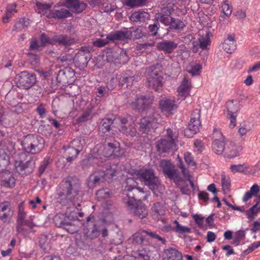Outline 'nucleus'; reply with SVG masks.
<instances>
[{
    "label": "nucleus",
    "mask_w": 260,
    "mask_h": 260,
    "mask_svg": "<svg viewBox=\"0 0 260 260\" xmlns=\"http://www.w3.org/2000/svg\"><path fill=\"white\" fill-rule=\"evenodd\" d=\"M153 101V95L139 94L136 96L134 101L130 104L133 108L137 109L140 112L149 109L148 115L143 117L139 123L140 131L144 133H148L151 129L156 128L160 123L158 114L153 109L150 108Z\"/></svg>",
    "instance_id": "1"
},
{
    "label": "nucleus",
    "mask_w": 260,
    "mask_h": 260,
    "mask_svg": "<svg viewBox=\"0 0 260 260\" xmlns=\"http://www.w3.org/2000/svg\"><path fill=\"white\" fill-rule=\"evenodd\" d=\"M129 174L132 177H128L126 180L125 190L127 191L136 188L140 192H145L143 188L137 187L136 180L143 182L155 194L157 190L160 191L163 189L159 179L155 176L153 170L151 169L142 167L138 169H131Z\"/></svg>",
    "instance_id": "2"
},
{
    "label": "nucleus",
    "mask_w": 260,
    "mask_h": 260,
    "mask_svg": "<svg viewBox=\"0 0 260 260\" xmlns=\"http://www.w3.org/2000/svg\"><path fill=\"white\" fill-rule=\"evenodd\" d=\"M169 0L167 1L166 7L162 8V13H156L155 19L161 22L166 26H169L170 28L175 29H181L185 26L183 21L170 17V15L173 11V6L177 1L180 2L181 5H184L186 4V0Z\"/></svg>",
    "instance_id": "3"
},
{
    "label": "nucleus",
    "mask_w": 260,
    "mask_h": 260,
    "mask_svg": "<svg viewBox=\"0 0 260 260\" xmlns=\"http://www.w3.org/2000/svg\"><path fill=\"white\" fill-rule=\"evenodd\" d=\"M21 145L27 153L37 154L41 152L43 148V140L37 135H28L24 138Z\"/></svg>",
    "instance_id": "4"
},
{
    "label": "nucleus",
    "mask_w": 260,
    "mask_h": 260,
    "mask_svg": "<svg viewBox=\"0 0 260 260\" xmlns=\"http://www.w3.org/2000/svg\"><path fill=\"white\" fill-rule=\"evenodd\" d=\"M127 199H123L129 210L134 215L140 219L146 218L148 215V210L146 206L140 200L136 201L134 197L126 194Z\"/></svg>",
    "instance_id": "5"
},
{
    "label": "nucleus",
    "mask_w": 260,
    "mask_h": 260,
    "mask_svg": "<svg viewBox=\"0 0 260 260\" xmlns=\"http://www.w3.org/2000/svg\"><path fill=\"white\" fill-rule=\"evenodd\" d=\"M26 213L24 211V203L21 202L18 206L17 231L19 233L25 235L28 234L27 230L24 229V226H26L29 228V232L32 230L34 224L32 223V217L30 216L29 219H25Z\"/></svg>",
    "instance_id": "6"
},
{
    "label": "nucleus",
    "mask_w": 260,
    "mask_h": 260,
    "mask_svg": "<svg viewBox=\"0 0 260 260\" xmlns=\"http://www.w3.org/2000/svg\"><path fill=\"white\" fill-rule=\"evenodd\" d=\"M40 40L42 46L48 44H52L57 43L63 46H68L76 43V40L74 38L65 35H56L54 36L52 40H51L45 34H42Z\"/></svg>",
    "instance_id": "7"
},
{
    "label": "nucleus",
    "mask_w": 260,
    "mask_h": 260,
    "mask_svg": "<svg viewBox=\"0 0 260 260\" xmlns=\"http://www.w3.org/2000/svg\"><path fill=\"white\" fill-rule=\"evenodd\" d=\"M200 112L199 110H195L191 115L190 121L188 123V128L184 131V135L187 137H192L195 134L199 131L201 123L200 120Z\"/></svg>",
    "instance_id": "8"
},
{
    "label": "nucleus",
    "mask_w": 260,
    "mask_h": 260,
    "mask_svg": "<svg viewBox=\"0 0 260 260\" xmlns=\"http://www.w3.org/2000/svg\"><path fill=\"white\" fill-rule=\"evenodd\" d=\"M167 139H162L157 142L156 147L159 152H167L175 145L176 136L171 129H167Z\"/></svg>",
    "instance_id": "9"
},
{
    "label": "nucleus",
    "mask_w": 260,
    "mask_h": 260,
    "mask_svg": "<svg viewBox=\"0 0 260 260\" xmlns=\"http://www.w3.org/2000/svg\"><path fill=\"white\" fill-rule=\"evenodd\" d=\"M160 166L165 175L170 179L173 180L176 184L182 181L179 172L175 169L174 166L170 161L161 160Z\"/></svg>",
    "instance_id": "10"
},
{
    "label": "nucleus",
    "mask_w": 260,
    "mask_h": 260,
    "mask_svg": "<svg viewBox=\"0 0 260 260\" xmlns=\"http://www.w3.org/2000/svg\"><path fill=\"white\" fill-rule=\"evenodd\" d=\"M160 166L165 175L170 179L173 180L176 184L182 181L179 172L175 169L174 166L170 161L161 160Z\"/></svg>",
    "instance_id": "11"
},
{
    "label": "nucleus",
    "mask_w": 260,
    "mask_h": 260,
    "mask_svg": "<svg viewBox=\"0 0 260 260\" xmlns=\"http://www.w3.org/2000/svg\"><path fill=\"white\" fill-rule=\"evenodd\" d=\"M36 81V77L34 74L23 71L19 74L17 84L20 88L28 89L32 87L35 84Z\"/></svg>",
    "instance_id": "12"
},
{
    "label": "nucleus",
    "mask_w": 260,
    "mask_h": 260,
    "mask_svg": "<svg viewBox=\"0 0 260 260\" xmlns=\"http://www.w3.org/2000/svg\"><path fill=\"white\" fill-rule=\"evenodd\" d=\"M214 139L212 144V150L217 154H221L225 150L224 137L219 129L215 128L213 132Z\"/></svg>",
    "instance_id": "13"
},
{
    "label": "nucleus",
    "mask_w": 260,
    "mask_h": 260,
    "mask_svg": "<svg viewBox=\"0 0 260 260\" xmlns=\"http://www.w3.org/2000/svg\"><path fill=\"white\" fill-rule=\"evenodd\" d=\"M149 74L147 77V80L149 86H151L155 90H158L162 86L164 83V78L161 75V73L158 71L152 70V68L149 69Z\"/></svg>",
    "instance_id": "14"
},
{
    "label": "nucleus",
    "mask_w": 260,
    "mask_h": 260,
    "mask_svg": "<svg viewBox=\"0 0 260 260\" xmlns=\"http://www.w3.org/2000/svg\"><path fill=\"white\" fill-rule=\"evenodd\" d=\"M192 88L191 81L186 76H184L179 86L177 88V98L178 100H184L190 95Z\"/></svg>",
    "instance_id": "15"
},
{
    "label": "nucleus",
    "mask_w": 260,
    "mask_h": 260,
    "mask_svg": "<svg viewBox=\"0 0 260 260\" xmlns=\"http://www.w3.org/2000/svg\"><path fill=\"white\" fill-rule=\"evenodd\" d=\"M103 151V155L106 157L113 155L114 156H119L121 155L120 144L116 141L108 143L104 146Z\"/></svg>",
    "instance_id": "16"
},
{
    "label": "nucleus",
    "mask_w": 260,
    "mask_h": 260,
    "mask_svg": "<svg viewBox=\"0 0 260 260\" xmlns=\"http://www.w3.org/2000/svg\"><path fill=\"white\" fill-rule=\"evenodd\" d=\"M80 142L81 141L79 139H75L72 141L71 146H69L67 148H64L68 161H72L79 153L80 149L78 144H80Z\"/></svg>",
    "instance_id": "17"
},
{
    "label": "nucleus",
    "mask_w": 260,
    "mask_h": 260,
    "mask_svg": "<svg viewBox=\"0 0 260 260\" xmlns=\"http://www.w3.org/2000/svg\"><path fill=\"white\" fill-rule=\"evenodd\" d=\"M147 236H149L152 238L157 239L163 243H165V240L159 236L158 235L155 234L153 233H148L145 231L143 230H140L134 235H133L132 239L133 242L138 244H141L143 242Z\"/></svg>",
    "instance_id": "18"
},
{
    "label": "nucleus",
    "mask_w": 260,
    "mask_h": 260,
    "mask_svg": "<svg viewBox=\"0 0 260 260\" xmlns=\"http://www.w3.org/2000/svg\"><path fill=\"white\" fill-rule=\"evenodd\" d=\"M131 36L132 32L128 28H124L122 30L110 33L107 36V39L112 41H124L130 38Z\"/></svg>",
    "instance_id": "19"
},
{
    "label": "nucleus",
    "mask_w": 260,
    "mask_h": 260,
    "mask_svg": "<svg viewBox=\"0 0 260 260\" xmlns=\"http://www.w3.org/2000/svg\"><path fill=\"white\" fill-rule=\"evenodd\" d=\"M159 107L161 111L168 116L172 113V111L176 108V106L173 100L165 99L159 102Z\"/></svg>",
    "instance_id": "20"
},
{
    "label": "nucleus",
    "mask_w": 260,
    "mask_h": 260,
    "mask_svg": "<svg viewBox=\"0 0 260 260\" xmlns=\"http://www.w3.org/2000/svg\"><path fill=\"white\" fill-rule=\"evenodd\" d=\"M91 55L90 53L89 48L88 47H82L80 51L75 56V59L83 64L86 65L91 59Z\"/></svg>",
    "instance_id": "21"
},
{
    "label": "nucleus",
    "mask_w": 260,
    "mask_h": 260,
    "mask_svg": "<svg viewBox=\"0 0 260 260\" xmlns=\"http://www.w3.org/2000/svg\"><path fill=\"white\" fill-rule=\"evenodd\" d=\"M163 256L164 260H183L181 253L174 248L166 249Z\"/></svg>",
    "instance_id": "22"
},
{
    "label": "nucleus",
    "mask_w": 260,
    "mask_h": 260,
    "mask_svg": "<svg viewBox=\"0 0 260 260\" xmlns=\"http://www.w3.org/2000/svg\"><path fill=\"white\" fill-rule=\"evenodd\" d=\"M17 12L16 10V4L15 3L9 4L7 5L5 14L2 18L4 24L9 23L13 15Z\"/></svg>",
    "instance_id": "23"
},
{
    "label": "nucleus",
    "mask_w": 260,
    "mask_h": 260,
    "mask_svg": "<svg viewBox=\"0 0 260 260\" xmlns=\"http://www.w3.org/2000/svg\"><path fill=\"white\" fill-rule=\"evenodd\" d=\"M106 174L105 172L99 171L91 175L89 178L88 185L90 187H93L102 182Z\"/></svg>",
    "instance_id": "24"
},
{
    "label": "nucleus",
    "mask_w": 260,
    "mask_h": 260,
    "mask_svg": "<svg viewBox=\"0 0 260 260\" xmlns=\"http://www.w3.org/2000/svg\"><path fill=\"white\" fill-rule=\"evenodd\" d=\"M177 47V43L170 41H164L157 44L158 49L168 53H172Z\"/></svg>",
    "instance_id": "25"
},
{
    "label": "nucleus",
    "mask_w": 260,
    "mask_h": 260,
    "mask_svg": "<svg viewBox=\"0 0 260 260\" xmlns=\"http://www.w3.org/2000/svg\"><path fill=\"white\" fill-rule=\"evenodd\" d=\"M62 185L67 188V191L66 198H64V196H63L62 198L61 199V204L65 205L68 204L69 203H71L72 204H73V200L74 199H72L74 196L72 195V187L71 182L66 180L65 181L62 182Z\"/></svg>",
    "instance_id": "26"
},
{
    "label": "nucleus",
    "mask_w": 260,
    "mask_h": 260,
    "mask_svg": "<svg viewBox=\"0 0 260 260\" xmlns=\"http://www.w3.org/2000/svg\"><path fill=\"white\" fill-rule=\"evenodd\" d=\"M222 48L228 53H232L236 48V43L234 39V36L230 35L224 40Z\"/></svg>",
    "instance_id": "27"
},
{
    "label": "nucleus",
    "mask_w": 260,
    "mask_h": 260,
    "mask_svg": "<svg viewBox=\"0 0 260 260\" xmlns=\"http://www.w3.org/2000/svg\"><path fill=\"white\" fill-rule=\"evenodd\" d=\"M115 122L117 123L118 121L120 122L121 126L120 127L118 128L119 131L121 132L122 133L125 134L126 135H129L131 136H133L135 135L136 134V131L135 128H129L130 130H128V128L127 126L126 125L127 124V122L128 121V120L127 118H118L117 119H116Z\"/></svg>",
    "instance_id": "28"
},
{
    "label": "nucleus",
    "mask_w": 260,
    "mask_h": 260,
    "mask_svg": "<svg viewBox=\"0 0 260 260\" xmlns=\"http://www.w3.org/2000/svg\"><path fill=\"white\" fill-rule=\"evenodd\" d=\"M129 19L133 22H145L149 19V14L145 11H138L134 12Z\"/></svg>",
    "instance_id": "29"
},
{
    "label": "nucleus",
    "mask_w": 260,
    "mask_h": 260,
    "mask_svg": "<svg viewBox=\"0 0 260 260\" xmlns=\"http://www.w3.org/2000/svg\"><path fill=\"white\" fill-rule=\"evenodd\" d=\"M242 150L241 146L230 143L225 149V154L229 158H234L239 155Z\"/></svg>",
    "instance_id": "30"
},
{
    "label": "nucleus",
    "mask_w": 260,
    "mask_h": 260,
    "mask_svg": "<svg viewBox=\"0 0 260 260\" xmlns=\"http://www.w3.org/2000/svg\"><path fill=\"white\" fill-rule=\"evenodd\" d=\"M71 13L66 8H60L59 9H54L51 11V14L49 15L50 18H65L71 16Z\"/></svg>",
    "instance_id": "31"
},
{
    "label": "nucleus",
    "mask_w": 260,
    "mask_h": 260,
    "mask_svg": "<svg viewBox=\"0 0 260 260\" xmlns=\"http://www.w3.org/2000/svg\"><path fill=\"white\" fill-rule=\"evenodd\" d=\"M51 5L44 4L40 2L36 3V11L47 18H50L49 15L51 14L52 10H50Z\"/></svg>",
    "instance_id": "32"
},
{
    "label": "nucleus",
    "mask_w": 260,
    "mask_h": 260,
    "mask_svg": "<svg viewBox=\"0 0 260 260\" xmlns=\"http://www.w3.org/2000/svg\"><path fill=\"white\" fill-rule=\"evenodd\" d=\"M152 212L153 216H155L159 219L167 213V210L164 205L159 203H156L154 204L152 208Z\"/></svg>",
    "instance_id": "33"
},
{
    "label": "nucleus",
    "mask_w": 260,
    "mask_h": 260,
    "mask_svg": "<svg viewBox=\"0 0 260 260\" xmlns=\"http://www.w3.org/2000/svg\"><path fill=\"white\" fill-rule=\"evenodd\" d=\"M30 162L29 160L24 162L21 159H18L15 161V169L20 174L24 175L25 170L29 167Z\"/></svg>",
    "instance_id": "34"
},
{
    "label": "nucleus",
    "mask_w": 260,
    "mask_h": 260,
    "mask_svg": "<svg viewBox=\"0 0 260 260\" xmlns=\"http://www.w3.org/2000/svg\"><path fill=\"white\" fill-rule=\"evenodd\" d=\"M249 168L250 166L246 164L232 165L230 166L231 171L234 174L237 173L247 174L249 172Z\"/></svg>",
    "instance_id": "35"
},
{
    "label": "nucleus",
    "mask_w": 260,
    "mask_h": 260,
    "mask_svg": "<svg viewBox=\"0 0 260 260\" xmlns=\"http://www.w3.org/2000/svg\"><path fill=\"white\" fill-rule=\"evenodd\" d=\"M253 128L254 125L252 122L249 121H245L240 125L239 127L238 132L240 136H243L246 135Z\"/></svg>",
    "instance_id": "36"
},
{
    "label": "nucleus",
    "mask_w": 260,
    "mask_h": 260,
    "mask_svg": "<svg viewBox=\"0 0 260 260\" xmlns=\"http://www.w3.org/2000/svg\"><path fill=\"white\" fill-rule=\"evenodd\" d=\"M202 69V66L198 62H191L187 67V72L192 76L199 75Z\"/></svg>",
    "instance_id": "37"
},
{
    "label": "nucleus",
    "mask_w": 260,
    "mask_h": 260,
    "mask_svg": "<svg viewBox=\"0 0 260 260\" xmlns=\"http://www.w3.org/2000/svg\"><path fill=\"white\" fill-rule=\"evenodd\" d=\"M173 223L175 224L174 230L176 233L184 235L191 232V230L190 228L181 225L177 220H175Z\"/></svg>",
    "instance_id": "38"
},
{
    "label": "nucleus",
    "mask_w": 260,
    "mask_h": 260,
    "mask_svg": "<svg viewBox=\"0 0 260 260\" xmlns=\"http://www.w3.org/2000/svg\"><path fill=\"white\" fill-rule=\"evenodd\" d=\"M222 189L224 193L228 192L231 186V180L228 175L222 173L221 175Z\"/></svg>",
    "instance_id": "39"
},
{
    "label": "nucleus",
    "mask_w": 260,
    "mask_h": 260,
    "mask_svg": "<svg viewBox=\"0 0 260 260\" xmlns=\"http://www.w3.org/2000/svg\"><path fill=\"white\" fill-rule=\"evenodd\" d=\"M222 12L227 16H230L233 11L232 3L229 0H223L221 6Z\"/></svg>",
    "instance_id": "40"
},
{
    "label": "nucleus",
    "mask_w": 260,
    "mask_h": 260,
    "mask_svg": "<svg viewBox=\"0 0 260 260\" xmlns=\"http://www.w3.org/2000/svg\"><path fill=\"white\" fill-rule=\"evenodd\" d=\"M92 110L88 109L84 111L82 115L79 117L76 121L77 123H81L84 122L92 118Z\"/></svg>",
    "instance_id": "41"
},
{
    "label": "nucleus",
    "mask_w": 260,
    "mask_h": 260,
    "mask_svg": "<svg viewBox=\"0 0 260 260\" xmlns=\"http://www.w3.org/2000/svg\"><path fill=\"white\" fill-rule=\"evenodd\" d=\"M226 108L228 112V114L229 115L231 114H235L240 109L239 104L237 102L235 104L233 101L227 102Z\"/></svg>",
    "instance_id": "42"
},
{
    "label": "nucleus",
    "mask_w": 260,
    "mask_h": 260,
    "mask_svg": "<svg viewBox=\"0 0 260 260\" xmlns=\"http://www.w3.org/2000/svg\"><path fill=\"white\" fill-rule=\"evenodd\" d=\"M199 45L202 49H205L210 45V39L207 32L205 36H200L199 39Z\"/></svg>",
    "instance_id": "43"
},
{
    "label": "nucleus",
    "mask_w": 260,
    "mask_h": 260,
    "mask_svg": "<svg viewBox=\"0 0 260 260\" xmlns=\"http://www.w3.org/2000/svg\"><path fill=\"white\" fill-rule=\"evenodd\" d=\"M92 233L94 237H98L100 234H101L103 237H105L108 236V230L105 228L101 226L96 227L95 226L92 231Z\"/></svg>",
    "instance_id": "44"
},
{
    "label": "nucleus",
    "mask_w": 260,
    "mask_h": 260,
    "mask_svg": "<svg viewBox=\"0 0 260 260\" xmlns=\"http://www.w3.org/2000/svg\"><path fill=\"white\" fill-rule=\"evenodd\" d=\"M113 121L109 119H105L103 120V123L100 127V130L103 133L109 132Z\"/></svg>",
    "instance_id": "45"
},
{
    "label": "nucleus",
    "mask_w": 260,
    "mask_h": 260,
    "mask_svg": "<svg viewBox=\"0 0 260 260\" xmlns=\"http://www.w3.org/2000/svg\"><path fill=\"white\" fill-rule=\"evenodd\" d=\"M96 196L99 201L108 199L110 197V193L108 189H103L98 190L96 193Z\"/></svg>",
    "instance_id": "46"
},
{
    "label": "nucleus",
    "mask_w": 260,
    "mask_h": 260,
    "mask_svg": "<svg viewBox=\"0 0 260 260\" xmlns=\"http://www.w3.org/2000/svg\"><path fill=\"white\" fill-rule=\"evenodd\" d=\"M146 0H125L124 4L131 7H138L144 5Z\"/></svg>",
    "instance_id": "47"
},
{
    "label": "nucleus",
    "mask_w": 260,
    "mask_h": 260,
    "mask_svg": "<svg viewBox=\"0 0 260 260\" xmlns=\"http://www.w3.org/2000/svg\"><path fill=\"white\" fill-rule=\"evenodd\" d=\"M257 204L253 205L251 207L246 213V215L247 216L249 220H252L254 218L255 216L257 215V211H258L257 208Z\"/></svg>",
    "instance_id": "48"
},
{
    "label": "nucleus",
    "mask_w": 260,
    "mask_h": 260,
    "mask_svg": "<svg viewBox=\"0 0 260 260\" xmlns=\"http://www.w3.org/2000/svg\"><path fill=\"white\" fill-rule=\"evenodd\" d=\"M192 216L196 224H197L199 227L202 228H206L205 219L202 216L199 214H193Z\"/></svg>",
    "instance_id": "49"
},
{
    "label": "nucleus",
    "mask_w": 260,
    "mask_h": 260,
    "mask_svg": "<svg viewBox=\"0 0 260 260\" xmlns=\"http://www.w3.org/2000/svg\"><path fill=\"white\" fill-rule=\"evenodd\" d=\"M9 153L3 148L0 149V166L7 163L9 160Z\"/></svg>",
    "instance_id": "50"
},
{
    "label": "nucleus",
    "mask_w": 260,
    "mask_h": 260,
    "mask_svg": "<svg viewBox=\"0 0 260 260\" xmlns=\"http://www.w3.org/2000/svg\"><path fill=\"white\" fill-rule=\"evenodd\" d=\"M65 218V214L58 213L56 214L53 219L55 224L56 226L60 227V226H62L64 224H63V220H64Z\"/></svg>",
    "instance_id": "51"
},
{
    "label": "nucleus",
    "mask_w": 260,
    "mask_h": 260,
    "mask_svg": "<svg viewBox=\"0 0 260 260\" xmlns=\"http://www.w3.org/2000/svg\"><path fill=\"white\" fill-rule=\"evenodd\" d=\"M184 158L185 162L190 167H195L196 163L193 159V157L190 153L187 152L184 154Z\"/></svg>",
    "instance_id": "52"
},
{
    "label": "nucleus",
    "mask_w": 260,
    "mask_h": 260,
    "mask_svg": "<svg viewBox=\"0 0 260 260\" xmlns=\"http://www.w3.org/2000/svg\"><path fill=\"white\" fill-rule=\"evenodd\" d=\"M49 164V159L48 157H45L44 160L41 162V164L39 168V172L40 175H41L45 170L46 168Z\"/></svg>",
    "instance_id": "53"
},
{
    "label": "nucleus",
    "mask_w": 260,
    "mask_h": 260,
    "mask_svg": "<svg viewBox=\"0 0 260 260\" xmlns=\"http://www.w3.org/2000/svg\"><path fill=\"white\" fill-rule=\"evenodd\" d=\"M177 158L178 159V161L179 162V167L181 170V172L184 175V177L187 178V179H188L189 178H190V176L189 174L188 171L186 170L183 165L182 161L181 159V158L178 155Z\"/></svg>",
    "instance_id": "54"
},
{
    "label": "nucleus",
    "mask_w": 260,
    "mask_h": 260,
    "mask_svg": "<svg viewBox=\"0 0 260 260\" xmlns=\"http://www.w3.org/2000/svg\"><path fill=\"white\" fill-rule=\"evenodd\" d=\"M111 40L108 39L107 37L106 39H99L94 41L93 45L95 46L101 47L107 44Z\"/></svg>",
    "instance_id": "55"
},
{
    "label": "nucleus",
    "mask_w": 260,
    "mask_h": 260,
    "mask_svg": "<svg viewBox=\"0 0 260 260\" xmlns=\"http://www.w3.org/2000/svg\"><path fill=\"white\" fill-rule=\"evenodd\" d=\"M15 183V179L11 176L8 179H5L3 181V185L7 187H13Z\"/></svg>",
    "instance_id": "56"
},
{
    "label": "nucleus",
    "mask_w": 260,
    "mask_h": 260,
    "mask_svg": "<svg viewBox=\"0 0 260 260\" xmlns=\"http://www.w3.org/2000/svg\"><path fill=\"white\" fill-rule=\"evenodd\" d=\"M87 6V5L84 3H79L78 1L76 3L73 9L77 13H80L84 10Z\"/></svg>",
    "instance_id": "57"
},
{
    "label": "nucleus",
    "mask_w": 260,
    "mask_h": 260,
    "mask_svg": "<svg viewBox=\"0 0 260 260\" xmlns=\"http://www.w3.org/2000/svg\"><path fill=\"white\" fill-rule=\"evenodd\" d=\"M28 59L30 63L33 66H37L39 62V58L36 54H29Z\"/></svg>",
    "instance_id": "58"
},
{
    "label": "nucleus",
    "mask_w": 260,
    "mask_h": 260,
    "mask_svg": "<svg viewBox=\"0 0 260 260\" xmlns=\"http://www.w3.org/2000/svg\"><path fill=\"white\" fill-rule=\"evenodd\" d=\"M159 25L158 24L154 23L153 24L149 25V31L151 33V35L155 36L156 35L157 31L159 29Z\"/></svg>",
    "instance_id": "59"
},
{
    "label": "nucleus",
    "mask_w": 260,
    "mask_h": 260,
    "mask_svg": "<svg viewBox=\"0 0 260 260\" xmlns=\"http://www.w3.org/2000/svg\"><path fill=\"white\" fill-rule=\"evenodd\" d=\"M134 77H128L125 75L122 76L120 79V85L122 86L124 83H129L134 81Z\"/></svg>",
    "instance_id": "60"
},
{
    "label": "nucleus",
    "mask_w": 260,
    "mask_h": 260,
    "mask_svg": "<svg viewBox=\"0 0 260 260\" xmlns=\"http://www.w3.org/2000/svg\"><path fill=\"white\" fill-rule=\"evenodd\" d=\"M198 198L199 200L206 202L209 200V194L205 191H200L198 194Z\"/></svg>",
    "instance_id": "61"
},
{
    "label": "nucleus",
    "mask_w": 260,
    "mask_h": 260,
    "mask_svg": "<svg viewBox=\"0 0 260 260\" xmlns=\"http://www.w3.org/2000/svg\"><path fill=\"white\" fill-rule=\"evenodd\" d=\"M260 70V61L249 67L247 71L248 73L254 72Z\"/></svg>",
    "instance_id": "62"
},
{
    "label": "nucleus",
    "mask_w": 260,
    "mask_h": 260,
    "mask_svg": "<svg viewBox=\"0 0 260 260\" xmlns=\"http://www.w3.org/2000/svg\"><path fill=\"white\" fill-rule=\"evenodd\" d=\"M194 146L196 148V150L199 152H201L204 148L203 143L199 140H194Z\"/></svg>",
    "instance_id": "63"
},
{
    "label": "nucleus",
    "mask_w": 260,
    "mask_h": 260,
    "mask_svg": "<svg viewBox=\"0 0 260 260\" xmlns=\"http://www.w3.org/2000/svg\"><path fill=\"white\" fill-rule=\"evenodd\" d=\"M230 16H227L225 14L220 15L219 17V25L222 26V25H224L226 23V21L228 19Z\"/></svg>",
    "instance_id": "64"
}]
</instances>
